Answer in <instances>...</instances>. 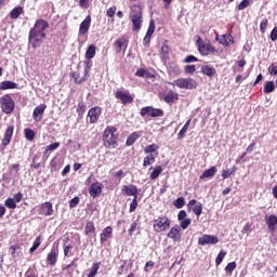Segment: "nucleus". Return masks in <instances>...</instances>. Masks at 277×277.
<instances>
[{"label":"nucleus","instance_id":"obj_43","mask_svg":"<svg viewBox=\"0 0 277 277\" xmlns=\"http://www.w3.org/2000/svg\"><path fill=\"white\" fill-rule=\"evenodd\" d=\"M40 236H38L34 241L32 247L29 249L30 254H34V252H36L37 249L40 248Z\"/></svg>","mask_w":277,"mask_h":277},{"label":"nucleus","instance_id":"obj_22","mask_svg":"<svg viewBox=\"0 0 277 277\" xmlns=\"http://www.w3.org/2000/svg\"><path fill=\"white\" fill-rule=\"evenodd\" d=\"M41 213L42 215H53V203L52 202H44L41 205Z\"/></svg>","mask_w":277,"mask_h":277},{"label":"nucleus","instance_id":"obj_38","mask_svg":"<svg viewBox=\"0 0 277 277\" xmlns=\"http://www.w3.org/2000/svg\"><path fill=\"white\" fill-rule=\"evenodd\" d=\"M24 135L28 142H34V137H36V132H34V130L27 128L24 130Z\"/></svg>","mask_w":277,"mask_h":277},{"label":"nucleus","instance_id":"obj_51","mask_svg":"<svg viewBox=\"0 0 277 277\" xmlns=\"http://www.w3.org/2000/svg\"><path fill=\"white\" fill-rule=\"evenodd\" d=\"M116 51L120 53L122 51V47H124V39H117L115 42Z\"/></svg>","mask_w":277,"mask_h":277},{"label":"nucleus","instance_id":"obj_2","mask_svg":"<svg viewBox=\"0 0 277 277\" xmlns=\"http://www.w3.org/2000/svg\"><path fill=\"white\" fill-rule=\"evenodd\" d=\"M130 19L132 21L133 31H140L142 29V23H144L142 6L140 4H134L131 6Z\"/></svg>","mask_w":277,"mask_h":277},{"label":"nucleus","instance_id":"obj_30","mask_svg":"<svg viewBox=\"0 0 277 277\" xmlns=\"http://www.w3.org/2000/svg\"><path fill=\"white\" fill-rule=\"evenodd\" d=\"M137 140H140V133L134 132V133H132L128 136L126 145L127 146H133L135 144V142H137Z\"/></svg>","mask_w":277,"mask_h":277},{"label":"nucleus","instance_id":"obj_34","mask_svg":"<svg viewBox=\"0 0 277 277\" xmlns=\"http://www.w3.org/2000/svg\"><path fill=\"white\" fill-rule=\"evenodd\" d=\"M190 122H192L190 119L185 122V124L183 126V128L181 129V131L177 134V140H183V137H185V133H187Z\"/></svg>","mask_w":277,"mask_h":277},{"label":"nucleus","instance_id":"obj_62","mask_svg":"<svg viewBox=\"0 0 277 277\" xmlns=\"http://www.w3.org/2000/svg\"><path fill=\"white\" fill-rule=\"evenodd\" d=\"M185 217H187V212H185V210H181L177 214L179 222H181V220H185Z\"/></svg>","mask_w":277,"mask_h":277},{"label":"nucleus","instance_id":"obj_33","mask_svg":"<svg viewBox=\"0 0 277 277\" xmlns=\"http://www.w3.org/2000/svg\"><path fill=\"white\" fill-rule=\"evenodd\" d=\"M57 148H60V142L48 145L43 151L44 157H49V153H52V150H57Z\"/></svg>","mask_w":277,"mask_h":277},{"label":"nucleus","instance_id":"obj_54","mask_svg":"<svg viewBox=\"0 0 277 277\" xmlns=\"http://www.w3.org/2000/svg\"><path fill=\"white\" fill-rule=\"evenodd\" d=\"M267 25H268L267 18H263L260 24V31H262V34H265V29H267Z\"/></svg>","mask_w":277,"mask_h":277},{"label":"nucleus","instance_id":"obj_49","mask_svg":"<svg viewBox=\"0 0 277 277\" xmlns=\"http://www.w3.org/2000/svg\"><path fill=\"white\" fill-rule=\"evenodd\" d=\"M77 114L78 116H83L85 114V103L80 102L78 104Z\"/></svg>","mask_w":277,"mask_h":277},{"label":"nucleus","instance_id":"obj_37","mask_svg":"<svg viewBox=\"0 0 277 277\" xmlns=\"http://www.w3.org/2000/svg\"><path fill=\"white\" fill-rule=\"evenodd\" d=\"M156 150H159V145H157V144L147 145L144 148V153L146 155H153V153H156Z\"/></svg>","mask_w":277,"mask_h":277},{"label":"nucleus","instance_id":"obj_16","mask_svg":"<svg viewBox=\"0 0 277 277\" xmlns=\"http://www.w3.org/2000/svg\"><path fill=\"white\" fill-rule=\"evenodd\" d=\"M47 109V105L41 104L37 107H35L32 113V118L36 122H40L42 120V116H44V110Z\"/></svg>","mask_w":277,"mask_h":277},{"label":"nucleus","instance_id":"obj_19","mask_svg":"<svg viewBox=\"0 0 277 277\" xmlns=\"http://www.w3.org/2000/svg\"><path fill=\"white\" fill-rule=\"evenodd\" d=\"M12 135H14V126H9L5 130L4 137L2 140V146H9L12 142Z\"/></svg>","mask_w":277,"mask_h":277},{"label":"nucleus","instance_id":"obj_36","mask_svg":"<svg viewBox=\"0 0 277 277\" xmlns=\"http://www.w3.org/2000/svg\"><path fill=\"white\" fill-rule=\"evenodd\" d=\"M23 14V8L22 6H17L14 8L11 13H10V17L13 19L18 18V16H21Z\"/></svg>","mask_w":277,"mask_h":277},{"label":"nucleus","instance_id":"obj_17","mask_svg":"<svg viewBox=\"0 0 277 277\" xmlns=\"http://www.w3.org/2000/svg\"><path fill=\"white\" fill-rule=\"evenodd\" d=\"M121 192L124 196H133V198H137V186L135 185H123Z\"/></svg>","mask_w":277,"mask_h":277},{"label":"nucleus","instance_id":"obj_53","mask_svg":"<svg viewBox=\"0 0 277 277\" xmlns=\"http://www.w3.org/2000/svg\"><path fill=\"white\" fill-rule=\"evenodd\" d=\"M184 64H192L194 62H198V57L194 56V55H188L184 58Z\"/></svg>","mask_w":277,"mask_h":277},{"label":"nucleus","instance_id":"obj_1","mask_svg":"<svg viewBox=\"0 0 277 277\" xmlns=\"http://www.w3.org/2000/svg\"><path fill=\"white\" fill-rule=\"evenodd\" d=\"M47 29H49V22L44 19H38L35 26L29 31V44L32 49H38L42 44V40L47 38Z\"/></svg>","mask_w":277,"mask_h":277},{"label":"nucleus","instance_id":"obj_40","mask_svg":"<svg viewBox=\"0 0 277 277\" xmlns=\"http://www.w3.org/2000/svg\"><path fill=\"white\" fill-rule=\"evenodd\" d=\"M235 172H237V167H233V169H227V170H224L223 173H222V179L226 180V179H229V176L232 174H235Z\"/></svg>","mask_w":277,"mask_h":277},{"label":"nucleus","instance_id":"obj_3","mask_svg":"<svg viewBox=\"0 0 277 277\" xmlns=\"http://www.w3.org/2000/svg\"><path fill=\"white\" fill-rule=\"evenodd\" d=\"M103 142L106 148H116V146H118V135L116 134V128L107 127L104 130Z\"/></svg>","mask_w":277,"mask_h":277},{"label":"nucleus","instance_id":"obj_46","mask_svg":"<svg viewBox=\"0 0 277 277\" xmlns=\"http://www.w3.org/2000/svg\"><path fill=\"white\" fill-rule=\"evenodd\" d=\"M98 269H100L98 263H94L92 265L91 272L89 273L88 277L96 276V274H98Z\"/></svg>","mask_w":277,"mask_h":277},{"label":"nucleus","instance_id":"obj_5","mask_svg":"<svg viewBox=\"0 0 277 277\" xmlns=\"http://www.w3.org/2000/svg\"><path fill=\"white\" fill-rule=\"evenodd\" d=\"M14 100L12 98V95L10 94H4L0 98V108L3 111V114H12L14 111Z\"/></svg>","mask_w":277,"mask_h":277},{"label":"nucleus","instance_id":"obj_21","mask_svg":"<svg viewBox=\"0 0 277 277\" xmlns=\"http://www.w3.org/2000/svg\"><path fill=\"white\" fill-rule=\"evenodd\" d=\"M169 239H172L173 241H179L181 239V226L175 225L173 226L169 234H168Z\"/></svg>","mask_w":277,"mask_h":277},{"label":"nucleus","instance_id":"obj_29","mask_svg":"<svg viewBox=\"0 0 277 277\" xmlns=\"http://www.w3.org/2000/svg\"><path fill=\"white\" fill-rule=\"evenodd\" d=\"M10 251L13 259H18L23 254V252L21 251V246L18 245L11 246Z\"/></svg>","mask_w":277,"mask_h":277},{"label":"nucleus","instance_id":"obj_15","mask_svg":"<svg viewBox=\"0 0 277 277\" xmlns=\"http://www.w3.org/2000/svg\"><path fill=\"white\" fill-rule=\"evenodd\" d=\"M265 224L267 226V229L269 233H275L276 232V225H277V216L275 214L272 215H266L265 216Z\"/></svg>","mask_w":277,"mask_h":277},{"label":"nucleus","instance_id":"obj_41","mask_svg":"<svg viewBox=\"0 0 277 277\" xmlns=\"http://www.w3.org/2000/svg\"><path fill=\"white\" fill-rule=\"evenodd\" d=\"M173 206L175 209H183L185 207V198L179 197L174 202Z\"/></svg>","mask_w":277,"mask_h":277},{"label":"nucleus","instance_id":"obj_60","mask_svg":"<svg viewBox=\"0 0 277 277\" xmlns=\"http://www.w3.org/2000/svg\"><path fill=\"white\" fill-rule=\"evenodd\" d=\"M135 230H137V222H133L131 224V227L128 230L130 237L133 236V233H135Z\"/></svg>","mask_w":277,"mask_h":277},{"label":"nucleus","instance_id":"obj_64","mask_svg":"<svg viewBox=\"0 0 277 277\" xmlns=\"http://www.w3.org/2000/svg\"><path fill=\"white\" fill-rule=\"evenodd\" d=\"M12 199L14 200V202H21V200H23V193L15 194Z\"/></svg>","mask_w":277,"mask_h":277},{"label":"nucleus","instance_id":"obj_44","mask_svg":"<svg viewBox=\"0 0 277 277\" xmlns=\"http://www.w3.org/2000/svg\"><path fill=\"white\" fill-rule=\"evenodd\" d=\"M184 72L186 75H194L196 72V65H186V66H184Z\"/></svg>","mask_w":277,"mask_h":277},{"label":"nucleus","instance_id":"obj_24","mask_svg":"<svg viewBox=\"0 0 277 277\" xmlns=\"http://www.w3.org/2000/svg\"><path fill=\"white\" fill-rule=\"evenodd\" d=\"M18 84L10 80H4L0 83V90H16Z\"/></svg>","mask_w":277,"mask_h":277},{"label":"nucleus","instance_id":"obj_55","mask_svg":"<svg viewBox=\"0 0 277 277\" xmlns=\"http://www.w3.org/2000/svg\"><path fill=\"white\" fill-rule=\"evenodd\" d=\"M116 5L114 6H110L107 11H106V14L107 16H109L110 18H114V16H116Z\"/></svg>","mask_w":277,"mask_h":277},{"label":"nucleus","instance_id":"obj_6","mask_svg":"<svg viewBox=\"0 0 277 277\" xmlns=\"http://www.w3.org/2000/svg\"><path fill=\"white\" fill-rule=\"evenodd\" d=\"M154 228L156 233H163L166 230H170V221L166 216H159L154 220Z\"/></svg>","mask_w":277,"mask_h":277},{"label":"nucleus","instance_id":"obj_18","mask_svg":"<svg viewBox=\"0 0 277 277\" xmlns=\"http://www.w3.org/2000/svg\"><path fill=\"white\" fill-rule=\"evenodd\" d=\"M135 76L142 79H153L155 77V70L141 68L136 70Z\"/></svg>","mask_w":277,"mask_h":277},{"label":"nucleus","instance_id":"obj_23","mask_svg":"<svg viewBox=\"0 0 277 277\" xmlns=\"http://www.w3.org/2000/svg\"><path fill=\"white\" fill-rule=\"evenodd\" d=\"M201 72H202V75H206V77H210V79H211V77H215L217 71L215 70V68H213L209 65H203V66H201Z\"/></svg>","mask_w":277,"mask_h":277},{"label":"nucleus","instance_id":"obj_14","mask_svg":"<svg viewBox=\"0 0 277 277\" xmlns=\"http://www.w3.org/2000/svg\"><path fill=\"white\" fill-rule=\"evenodd\" d=\"M90 25H92V17L88 15L84 21L81 22L79 27V34L80 36H85L88 31H90Z\"/></svg>","mask_w":277,"mask_h":277},{"label":"nucleus","instance_id":"obj_58","mask_svg":"<svg viewBox=\"0 0 277 277\" xmlns=\"http://www.w3.org/2000/svg\"><path fill=\"white\" fill-rule=\"evenodd\" d=\"M248 5H250V0H242L239 4H238V10H246V8H248Z\"/></svg>","mask_w":277,"mask_h":277},{"label":"nucleus","instance_id":"obj_63","mask_svg":"<svg viewBox=\"0 0 277 277\" xmlns=\"http://www.w3.org/2000/svg\"><path fill=\"white\" fill-rule=\"evenodd\" d=\"M72 245L64 246V256H68L70 254V250H72Z\"/></svg>","mask_w":277,"mask_h":277},{"label":"nucleus","instance_id":"obj_61","mask_svg":"<svg viewBox=\"0 0 277 277\" xmlns=\"http://www.w3.org/2000/svg\"><path fill=\"white\" fill-rule=\"evenodd\" d=\"M271 40H272V42H276V40H277V27H274L273 30L271 31Z\"/></svg>","mask_w":277,"mask_h":277},{"label":"nucleus","instance_id":"obj_59","mask_svg":"<svg viewBox=\"0 0 277 277\" xmlns=\"http://www.w3.org/2000/svg\"><path fill=\"white\" fill-rule=\"evenodd\" d=\"M79 197H74L70 201H69V207L70 209H75V207H77V205H79Z\"/></svg>","mask_w":277,"mask_h":277},{"label":"nucleus","instance_id":"obj_48","mask_svg":"<svg viewBox=\"0 0 277 277\" xmlns=\"http://www.w3.org/2000/svg\"><path fill=\"white\" fill-rule=\"evenodd\" d=\"M4 206H5L8 209H16V202H15L12 198H8V199L4 201Z\"/></svg>","mask_w":277,"mask_h":277},{"label":"nucleus","instance_id":"obj_10","mask_svg":"<svg viewBox=\"0 0 277 277\" xmlns=\"http://www.w3.org/2000/svg\"><path fill=\"white\" fill-rule=\"evenodd\" d=\"M101 114H103V110L98 106L92 107L88 111V117L90 118V123L91 124H96L98 122V118H101Z\"/></svg>","mask_w":277,"mask_h":277},{"label":"nucleus","instance_id":"obj_8","mask_svg":"<svg viewBox=\"0 0 277 277\" xmlns=\"http://www.w3.org/2000/svg\"><path fill=\"white\" fill-rule=\"evenodd\" d=\"M220 243V239L213 235H203L198 238V246H215Z\"/></svg>","mask_w":277,"mask_h":277},{"label":"nucleus","instance_id":"obj_27","mask_svg":"<svg viewBox=\"0 0 277 277\" xmlns=\"http://www.w3.org/2000/svg\"><path fill=\"white\" fill-rule=\"evenodd\" d=\"M157 159V155L148 154L143 160V168H148V166H153Z\"/></svg>","mask_w":277,"mask_h":277},{"label":"nucleus","instance_id":"obj_25","mask_svg":"<svg viewBox=\"0 0 277 277\" xmlns=\"http://www.w3.org/2000/svg\"><path fill=\"white\" fill-rule=\"evenodd\" d=\"M111 233H113L111 226H107L106 228H104L100 236L101 243H105V241H107V239L111 237Z\"/></svg>","mask_w":277,"mask_h":277},{"label":"nucleus","instance_id":"obj_9","mask_svg":"<svg viewBox=\"0 0 277 277\" xmlns=\"http://www.w3.org/2000/svg\"><path fill=\"white\" fill-rule=\"evenodd\" d=\"M57 256H60V248L57 246H53L47 256L48 265H55L57 263Z\"/></svg>","mask_w":277,"mask_h":277},{"label":"nucleus","instance_id":"obj_50","mask_svg":"<svg viewBox=\"0 0 277 277\" xmlns=\"http://www.w3.org/2000/svg\"><path fill=\"white\" fill-rule=\"evenodd\" d=\"M153 34H155V22L150 21L146 36H148L149 38H153Z\"/></svg>","mask_w":277,"mask_h":277},{"label":"nucleus","instance_id":"obj_52","mask_svg":"<svg viewBox=\"0 0 277 277\" xmlns=\"http://www.w3.org/2000/svg\"><path fill=\"white\" fill-rule=\"evenodd\" d=\"M135 209H137V197H133L131 203H130V213H133V211H135Z\"/></svg>","mask_w":277,"mask_h":277},{"label":"nucleus","instance_id":"obj_11","mask_svg":"<svg viewBox=\"0 0 277 277\" xmlns=\"http://www.w3.org/2000/svg\"><path fill=\"white\" fill-rule=\"evenodd\" d=\"M216 42H220L223 47H230V44H234L235 43V39L233 38L232 35H216V38H215Z\"/></svg>","mask_w":277,"mask_h":277},{"label":"nucleus","instance_id":"obj_47","mask_svg":"<svg viewBox=\"0 0 277 277\" xmlns=\"http://www.w3.org/2000/svg\"><path fill=\"white\" fill-rule=\"evenodd\" d=\"M236 268H237V263L230 262L226 265L225 272H227L228 274H233V272H235Z\"/></svg>","mask_w":277,"mask_h":277},{"label":"nucleus","instance_id":"obj_4","mask_svg":"<svg viewBox=\"0 0 277 277\" xmlns=\"http://www.w3.org/2000/svg\"><path fill=\"white\" fill-rule=\"evenodd\" d=\"M173 85L180 88V90H196L198 82L193 78H180L173 82Z\"/></svg>","mask_w":277,"mask_h":277},{"label":"nucleus","instance_id":"obj_32","mask_svg":"<svg viewBox=\"0 0 277 277\" xmlns=\"http://www.w3.org/2000/svg\"><path fill=\"white\" fill-rule=\"evenodd\" d=\"M274 90H276V84H274V81H266L263 89L264 94H272Z\"/></svg>","mask_w":277,"mask_h":277},{"label":"nucleus","instance_id":"obj_7","mask_svg":"<svg viewBox=\"0 0 277 277\" xmlns=\"http://www.w3.org/2000/svg\"><path fill=\"white\" fill-rule=\"evenodd\" d=\"M141 116H150L151 118H163V110L153 106H146L141 109Z\"/></svg>","mask_w":277,"mask_h":277},{"label":"nucleus","instance_id":"obj_28","mask_svg":"<svg viewBox=\"0 0 277 277\" xmlns=\"http://www.w3.org/2000/svg\"><path fill=\"white\" fill-rule=\"evenodd\" d=\"M163 172V168L161 166H156L151 173H150V176L149 179L151 181H157V179H159V175Z\"/></svg>","mask_w":277,"mask_h":277},{"label":"nucleus","instance_id":"obj_42","mask_svg":"<svg viewBox=\"0 0 277 277\" xmlns=\"http://www.w3.org/2000/svg\"><path fill=\"white\" fill-rule=\"evenodd\" d=\"M180 227L183 230H187V228H189L190 224H192V219H183L180 221Z\"/></svg>","mask_w":277,"mask_h":277},{"label":"nucleus","instance_id":"obj_39","mask_svg":"<svg viewBox=\"0 0 277 277\" xmlns=\"http://www.w3.org/2000/svg\"><path fill=\"white\" fill-rule=\"evenodd\" d=\"M96 228L94 227V223L88 222L84 228L85 235H94Z\"/></svg>","mask_w":277,"mask_h":277},{"label":"nucleus","instance_id":"obj_45","mask_svg":"<svg viewBox=\"0 0 277 277\" xmlns=\"http://www.w3.org/2000/svg\"><path fill=\"white\" fill-rule=\"evenodd\" d=\"M224 256H226V251H224V250L220 251V253L217 254V256L215 259V264L221 265L222 262L224 261Z\"/></svg>","mask_w":277,"mask_h":277},{"label":"nucleus","instance_id":"obj_13","mask_svg":"<svg viewBox=\"0 0 277 277\" xmlns=\"http://www.w3.org/2000/svg\"><path fill=\"white\" fill-rule=\"evenodd\" d=\"M116 98L121 101V103H123V105H127L129 103H133V96H131V93H129V91H127V92L117 91L116 92Z\"/></svg>","mask_w":277,"mask_h":277},{"label":"nucleus","instance_id":"obj_12","mask_svg":"<svg viewBox=\"0 0 277 277\" xmlns=\"http://www.w3.org/2000/svg\"><path fill=\"white\" fill-rule=\"evenodd\" d=\"M102 192H103V183H101V182H95V183L91 184L89 187V194H90L91 198H96V196L102 194Z\"/></svg>","mask_w":277,"mask_h":277},{"label":"nucleus","instance_id":"obj_20","mask_svg":"<svg viewBox=\"0 0 277 277\" xmlns=\"http://www.w3.org/2000/svg\"><path fill=\"white\" fill-rule=\"evenodd\" d=\"M188 209H193V212L195 215H201L202 214V203H198L196 199H192L188 202Z\"/></svg>","mask_w":277,"mask_h":277},{"label":"nucleus","instance_id":"obj_31","mask_svg":"<svg viewBox=\"0 0 277 277\" xmlns=\"http://www.w3.org/2000/svg\"><path fill=\"white\" fill-rule=\"evenodd\" d=\"M164 103H174V101H179V93L169 92L163 97Z\"/></svg>","mask_w":277,"mask_h":277},{"label":"nucleus","instance_id":"obj_56","mask_svg":"<svg viewBox=\"0 0 277 277\" xmlns=\"http://www.w3.org/2000/svg\"><path fill=\"white\" fill-rule=\"evenodd\" d=\"M268 72H269V75H274V76L277 75V64L276 63H273L269 65Z\"/></svg>","mask_w":277,"mask_h":277},{"label":"nucleus","instance_id":"obj_35","mask_svg":"<svg viewBox=\"0 0 277 277\" xmlns=\"http://www.w3.org/2000/svg\"><path fill=\"white\" fill-rule=\"evenodd\" d=\"M94 55H96V47H94V44H91L85 52V57L87 60H93Z\"/></svg>","mask_w":277,"mask_h":277},{"label":"nucleus","instance_id":"obj_57","mask_svg":"<svg viewBox=\"0 0 277 277\" xmlns=\"http://www.w3.org/2000/svg\"><path fill=\"white\" fill-rule=\"evenodd\" d=\"M198 51L202 55H209V49H207V44H205V43L199 45Z\"/></svg>","mask_w":277,"mask_h":277},{"label":"nucleus","instance_id":"obj_26","mask_svg":"<svg viewBox=\"0 0 277 277\" xmlns=\"http://www.w3.org/2000/svg\"><path fill=\"white\" fill-rule=\"evenodd\" d=\"M217 172V167H211L210 169H207L200 176V180L205 179H211V176H215V173Z\"/></svg>","mask_w":277,"mask_h":277}]
</instances>
